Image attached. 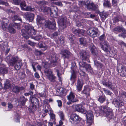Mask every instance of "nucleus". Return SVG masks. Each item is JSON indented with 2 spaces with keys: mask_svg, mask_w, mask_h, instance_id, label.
Here are the masks:
<instances>
[{
  "mask_svg": "<svg viewBox=\"0 0 126 126\" xmlns=\"http://www.w3.org/2000/svg\"><path fill=\"white\" fill-rule=\"evenodd\" d=\"M21 32L23 36L26 39H28L33 35L35 34L36 31L33 27L27 25L24 26L23 29L21 30Z\"/></svg>",
  "mask_w": 126,
  "mask_h": 126,
  "instance_id": "f257e3e1",
  "label": "nucleus"
},
{
  "mask_svg": "<svg viewBox=\"0 0 126 126\" xmlns=\"http://www.w3.org/2000/svg\"><path fill=\"white\" fill-rule=\"evenodd\" d=\"M100 111L102 114L107 117L111 118L113 114L111 110L109 108L105 106H101L100 108Z\"/></svg>",
  "mask_w": 126,
  "mask_h": 126,
  "instance_id": "f03ea898",
  "label": "nucleus"
},
{
  "mask_svg": "<svg viewBox=\"0 0 126 126\" xmlns=\"http://www.w3.org/2000/svg\"><path fill=\"white\" fill-rule=\"evenodd\" d=\"M58 58L57 57V55L56 54H52L49 56V58L47 60L48 61L46 63H43V65L44 67H47L51 65L52 63H55L57 61Z\"/></svg>",
  "mask_w": 126,
  "mask_h": 126,
  "instance_id": "7ed1b4c3",
  "label": "nucleus"
},
{
  "mask_svg": "<svg viewBox=\"0 0 126 126\" xmlns=\"http://www.w3.org/2000/svg\"><path fill=\"white\" fill-rule=\"evenodd\" d=\"M49 66H47L46 68L44 70V73L46 76L51 81L54 82L55 77L52 74V72L51 70L48 68H47Z\"/></svg>",
  "mask_w": 126,
  "mask_h": 126,
  "instance_id": "20e7f679",
  "label": "nucleus"
},
{
  "mask_svg": "<svg viewBox=\"0 0 126 126\" xmlns=\"http://www.w3.org/2000/svg\"><path fill=\"white\" fill-rule=\"evenodd\" d=\"M56 24L54 20L53 21L47 20L46 21L45 23L46 27L52 31H54L56 30Z\"/></svg>",
  "mask_w": 126,
  "mask_h": 126,
  "instance_id": "39448f33",
  "label": "nucleus"
},
{
  "mask_svg": "<svg viewBox=\"0 0 126 126\" xmlns=\"http://www.w3.org/2000/svg\"><path fill=\"white\" fill-rule=\"evenodd\" d=\"M70 121L74 124H77L79 123L81 118L78 115L75 114H72L70 117Z\"/></svg>",
  "mask_w": 126,
  "mask_h": 126,
  "instance_id": "423d86ee",
  "label": "nucleus"
},
{
  "mask_svg": "<svg viewBox=\"0 0 126 126\" xmlns=\"http://www.w3.org/2000/svg\"><path fill=\"white\" fill-rule=\"evenodd\" d=\"M118 72L122 76H126V67L122 64H118L117 67Z\"/></svg>",
  "mask_w": 126,
  "mask_h": 126,
  "instance_id": "0eeeda50",
  "label": "nucleus"
},
{
  "mask_svg": "<svg viewBox=\"0 0 126 126\" xmlns=\"http://www.w3.org/2000/svg\"><path fill=\"white\" fill-rule=\"evenodd\" d=\"M87 117V122L88 125H91L93 123V116L92 112L91 110L88 111L86 115Z\"/></svg>",
  "mask_w": 126,
  "mask_h": 126,
  "instance_id": "6e6552de",
  "label": "nucleus"
},
{
  "mask_svg": "<svg viewBox=\"0 0 126 126\" xmlns=\"http://www.w3.org/2000/svg\"><path fill=\"white\" fill-rule=\"evenodd\" d=\"M24 15L27 20L29 22H32L34 19V15L32 13L26 12Z\"/></svg>",
  "mask_w": 126,
  "mask_h": 126,
  "instance_id": "1a4fd4ad",
  "label": "nucleus"
},
{
  "mask_svg": "<svg viewBox=\"0 0 126 126\" xmlns=\"http://www.w3.org/2000/svg\"><path fill=\"white\" fill-rule=\"evenodd\" d=\"M75 110L83 114H85L87 112L86 110L81 105H77L75 106Z\"/></svg>",
  "mask_w": 126,
  "mask_h": 126,
  "instance_id": "9d476101",
  "label": "nucleus"
},
{
  "mask_svg": "<svg viewBox=\"0 0 126 126\" xmlns=\"http://www.w3.org/2000/svg\"><path fill=\"white\" fill-rule=\"evenodd\" d=\"M72 66L71 67L72 70V75L70 78L71 80L72 79H74L76 77V64L75 63H73Z\"/></svg>",
  "mask_w": 126,
  "mask_h": 126,
  "instance_id": "9b49d317",
  "label": "nucleus"
},
{
  "mask_svg": "<svg viewBox=\"0 0 126 126\" xmlns=\"http://www.w3.org/2000/svg\"><path fill=\"white\" fill-rule=\"evenodd\" d=\"M65 17L61 18L58 20V24L59 25L63 26V28L65 27L67 21Z\"/></svg>",
  "mask_w": 126,
  "mask_h": 126,
  "instance_id": "f8f14e48",
  "label": "nucleus"
},
{
  "mask_svg": "<svg viewBox=\"0 0 126 126\" xmlns=\"http://www.w3.org/2000/svg\"><path fill=\"white\" fill-rule=\"evenodd\" d=\"M88 9L95 10L96 9V7L94 4L92 2H90L89 1H86L85 3Z\"/></svg>",
  "mask_w": 126,
  "mask_h": 126,
  "instance_id": "ddd939ff",
  "label": "nucleus"
},
{
  "mask_svg": "<svg viewBox=\"0 0 126 126\" xmlns=\"http://www.w3.org/2000/svg\"><path fill=\"white\" fill-rule=\"evenodd\" d=\"M9 22V20L6 18H3L1 22V27L3 30L7 29V26Z\"/></svg>",
  "mask_w": 126,
  "mask_h": 126,
  "instance_id": "4468645a",
  "label": "nucleus"
},
{
  "mask_svg": "<svg viewBox=\"0 0 126 126\" xmlns=\"http://www.w3.org/2000/svg\"><path fill=\"white\" fill-rule=\"evenodd\" d=\"M79 65L80 66L79 69L81 71L82 69V68H84L86 70L91 67V66L89 64H86L84 62H80L79 63Z\"/></svg>",
  "mask_w": 126,
  "mask_h": 126,
  "instance_id": "2eb2a0df",
  "label": "nucleus"
},
{
  "mask_svg": "<svg viewBox=\"0 0 126 126\" xmlns=\"http://www.w3.org/2000/svg\"><path fill=\"white\" fill-rule=\"evenodd\" d=\"M68 99L69 101H70L72 102H76L77 101V99L75 98V96L74 93L71 92L69 95L67 96Z\"/></svg>",
  "mask_w": 126,
  "mask_h": 126,
  "instance_id": "dca6fc26",
  "label": "nucleus"
},
{
  "mask_svg": "<svg viewBox=\"0 0 126 126\" xmlns=\"http://www.w3.org/2000/svg\"><path fill=\"white\" fill-rule=\"evenodd\" d=\"M88 33L89 34L91 37L94 38L97 36L98 32L96 30L94 29H90L87 31Z\"/></svg>",
  "mask_w": 126,
  "mask_h": 126,
  "instance_id": "f3484780",
  "label": "nucleus"
},
{
  "mask_svg": "<svg viewBox=\"0 0 126 126\" xmlns=\"http://www.w3.org/2000/svg\"><path fill=\"white\" fill-rule=\"evenodd\" d=\"M100 45L102 49L104 51H107L109 48L108 43L105 41L104 42H101Z\"/></svg>",
  "mask_w": 126,
  "mask_h": 126,
  "instance_id": "a211bd4d",
  "label": "nucleus"
},
{
  "mask_svg": "<svg viewBox=\"0 0 126 126\" xmlns=\"http://www.w3.org/2000/svg\"><path fill=\"white\" fill-rule=\"evenodd\" d=\"M8 32L10 33L14 34L16 32V30L15 27L12 24H10L8 28Z\"/></svg>",
  "mask_w": 126,
  "mask_h": 126,
  "instance_id": "6ab92c4d",
  "label": "nucleus"
},
{
  "mask_svg": "<svg viewBox=\"0 0 126 126\" xmlns=\"http://www.w3.org/2000/svg\"><path fill=\"white\" fill-rule=\"evenodd\" d=\"M80 55L81 56V58L83 60H86L87 58V56L88 54L85 50H83L81 51L80 53Z\"/></svg>",
  "mask_w": 126,
  "mask_h": 126,
  "instance_id": "aec40b11",
  "label": "nucleus"
},
{
  "mask_svg": "<svg viewBox=\"0 0 126 126\" xmlns=\"http://www.w3.org/2000/svg\"><path fill=\"white\" fill-rule=\"evenodd\" d=\"M63 57L64 58H68L71 56V53L67 50L63 51L62 52Z\"/></svg>",
  "mask_w": 126,
  "mask_h": 126,
  "instance_id": "412c9836",
  "label": "nucleus"
},
{
  "mask_svg": "<svg viewBox=\"0 0 126 126\" xmlns=\"http://www.w3.org/2000/svg\"><path fill=\"white\" fill-rule=\"evenodd\" d=\"M30 99L31 100L32 103L35 106L39 105V101L38 99L32 96L30 97Z\"/></svg>",
  "mask_w": 126,
  "mask_h": 126,
  "instance_id": "4be33fe9",
  "label": "nucleus"
},
{
  "mask_svg": "<svg viewBox=\"0 0 126 126\" xmlns=\"http://www.w3.org/2000/svg\"><path fill=\"white\" fill-rule=\"evenodd\" d=\"M50 113H49L50 116L51 118V120H52L53 122L55 123V115L53 113L52 110H50Z\"/></svg>",
  "mask_w": 126,
  "mask_h": 126,
  "instance_id": "5701e85b",
  "label": "nucleus"
},
{
  "mask_svg": "<svg viewBox=\"0 0 126 126\" xmlns=\"http://www.w3.org/2000/svg\"><path fill=\"white\" fill-rule=\"evenodd\" d=\"M38 45L39 47L43 49H42L43 50H45L47 48V46L44 43L40 42L38 44Z\"/></svg>",
  "mask_w": 126,
  "mask_h": 126,
  "instance_id": "b1692460",
  "label": "nucleus"
},
{
  "mask_svg": "<svg viewBox=\"0 0 126 126\" xmlns=\"http://www.w3.org/2000/svg\"><path fill=\"white\" fill-rule=\"evenodd\" d=\"M80 44L84 46H86L87 44V42L85 39L83 38H80L79 39Z\"/></svg>",
  "mask_w": 126,
  "mask_h": 126,
  "instance_id": "393cba45",
  "label": "nucleus"
},
{
  "mask_svg": "<svg viewBox=\"0 0 126 126\" xmlns=\"http://www.w3.org/2000/svg\"><path fill=\"white\" fill-rule=\"evenodd\" d=\"M37 23L41 24L45 22V20L40 16H38L36 19Z\"/></svg>",
  "mask_w": 126,
  "mask_h": 126,
  "instance_id": "a878e982",
  "label": "nucleus"
},
{
  "mask_svg": "<svg viewBox=\"0 0 126 126\" xmlns=\"http://www.w3.org/2000/svg\"><path fill=\"white\" fill-rule=\"evenodd\" d=\"M103 85L109 87L111 86V83L108 80H103L102 81Z\"/></svg>",
  "mask_w": 126,
  "mask_h": 126,
  "instance_id": "bb28decb",
  "label": "nucleus"
},
{
  "mask_svg": "<svg viewBox=\"0 0 126 126\" xmlns=\"http://www.w3.org/2000/svg\"><path fill=\"white\" fill-rule=\"evenodd\" d=\"M103 5L105 7H110L111 4L109 0H104Z\"/></svg>",
  "mask_w": 126,
  "mask_h": 126,
  "instance_id": "cd10ccee",
  "label": "nucleus"
},
{
  "mask_svg": "<svg viewBox=\"0 0 126 126\" xmlns=\"http://www.w3.org/2000/svg\"><path fill=\"white\" fill-rule=\"evenodd\" d=\"M6 68L4 66H2L0 67V73L2 74H5L7 72Z\"/></svg>",
  "mask_w": 126,
  "mask_h": 126,
  "instance_id": "c85d7f7f",
  "label": "nucleus"
},
{
  "mask_svg": "<svg viewBox=\"0 0 126 126\" xmlns=\"http://www.w3.org/2000/svg\"><path fill=\"white\" fill-rule=\"evenodd\" d=\"M22 65V63L21 61H19L16 63V64L15 65V67L16 70H18L21 68Z\"/></svg>",
  "mask_w": 126,
  "mask_h": 126,
  "instance_id": "c756f323",
  "label": "nucleus"
},
{
  "mask_svg": "<svg viewBox=\"0 0 126 126\" xmlns=\"http://www.w3.org/2000/svg\"><path fill=\"white\" fill-rule=\"evenodd\" d=\"M113 103L114 105L118 107H121L124 105V104L122 102H119L117 100L115 102H114Z\"/></svg>",
  "mask_w": 126,
  "mask_h": 126,
  "instance_id": "7c9ffc66",
  "label": "nucleus"
},
{
  "mask_svg": "<svg viewBox=\"0 0 126 126\" xmlns=\"http://www.w3.org/2000/svg\"><path fill=\"white\" fill-rule=\"evenodd\" d=\"M27 100V99L25 98L24 96H23L21 98L20 101L21 106H23L25 105L26 102Z\"/></svg>",
  "mask_w": 126,
  "mask_h": 126,
  "instance_id": "2f4dec72",
  "label": "nucleus"
},
{
  "mask_svg": "<svg viewBox=\"0 0 126 126\" xmlns=\"http://www.w3.org/2000/svg\"><path fill=\"white\" fill-rule=\"evenodd\" d=\"M113 23H115L119 21L122 20V18L120 16H118L114 17L113 19Z\"/></svg>",
  "mask_w": 126,
  "mask_h": 126,
  "instance_id": "473e14b6",
  "label": "nucleus"
},
{
  "mask_svg": "<svg viewBox=\"0 0 126 126\" xmlns=\"http://www.w3.org/2000/svg\"><path fill=\"white\" fill-rule=\"evenodd\" d=\"M43 11L44 12H46L47 13H49L51 12L50 8L48 7H43L42 8Z\"/></svg>",
  "mask_w": 126,
  "mask_h": 126,
  "instance_id": "72a5a7b5",
  "label": "nucleus"
},
{
  "mask_svg": "<svg viewBox=\"0 0 126 126\" xmlns=\"http://www.w3.org/2000/svg\"><path fill=\"white\" fill-rule=\"evenodd\" d=\"M82 85L80 81L78 80L77 84V87L78 90L79 91H80L81 89Z\"/></svg>",
  "mask_w": 126,
  "mask_h": 126,
  "instance_id": "f704fd0d",
  "label": "nucleus"
},
{
  "mask_svg": "<svg viewBox=\"0 0 126 126\" xmlns=\"http://www.w3.org/2000/svg\"><path fill=\"white\" fill-rule=\"evenodd\" d=\"M114 30L116 31L119 32H122L124 30L121 27H117L114 29Z\"/></svg>",
  "mask_w": 126,
  "mask_h": 126,
  "instance_id": "c9c22d12",
  "label": "nucleus"
},
{
  "mask_svg": "<svg viewBox=\"0 0 126 126\" xmlns=\"http://www.w3.org/2000/svg\"><path fill=\"white\" fill-rule=\"evenodd\" d=\"M12 18L13 21L16 20H18L20 21H22V19L20 17H19L17 15H16L12 17Z\"/></svg>",
  "mask_w": 126,
  "mask_h": 126,
  "instance_id": "e433bc0d",
  "label": "nucleus"
},
{
  "mask_svg": "<svg viewBox=\"0 0 126 126\" xmlns=\"http://www.w3.org/2000/svg\"><path fill=\"white\" fill-rule=\"evenodd\" d=\"M108 14L105 13H102L100 15V16L103 20L105 19L107 17Z\"/></svg>",
  "mask_w": 126,
  "mask_h": 126,
  "instance_id": "4c0bfd02",
  "label": "nucleus"
},
{
  "mask_svg": "<svg viewBox=\"0 0 126 126\" xmlns=\"http://www.w3.org/2000/svg\"><path fill=\"white\" fill-rule=\"evenodd\" d=\"M24 10L26 11H33L34 10V8H32L31 6H28L25 8V9H23Z\"/></svg>",
  "mask_w": 126,
  "mask_h": 126,
  "instance_id": "58836bf2",
  "label": "nucleus"
},
{
  "mask_svg": "<svg viewBox=\"0 0 126 126\" xmlns=\"http://www.w3.org/2000/svg\"><path fill=\"white\" fill-rule=\"evenodd\" d=\"M26 4L25 1H23L21 2L20 4V6L22 10H24L23 9H25V8H24V7H26Z\"/></svg>",
  "mask_w": 126,
  "mask_h": 126,
  "instance_id": "ea45409f",
  "label": "nucleus"
},
{
  "mask_svg": "<svg viewBox=\"0 0 126 126\" xmlns=\"http://www.w3.org/2000/svg\"><path fill=\"white\" fill-rule=\"evenodd\" d=\"M16 61V60L14 58L12 59L11 61L10 62V63L11 66L13 65Z\"/></svg>",
  "mask_w": 126,
  "mask_h": 126,
  "instance_id": "a19ab883",
  "label": "nucleus"
},
{
  "mask_svg": "<svg viewBox=\"0 0 126 126\" xmlns=\"http://www.w3.org/2000/svg\"><path fill=\"white\" fill-rule=\"evenodd\" d=\"M99 38L100 40L101 41V42H102L103 41H104L105 39V36L104 34H103L100 36Z\"/></svg>",
  "mask_w": 126,
  "mask_h": 126,
  "instance_id": "79ce46f5",
  "label": "nucleus"
},
{
  "mask_svg": "<svg viewBox=\"0 0 126 126\" xmlns=\"http://www.w3.org/2000/svg\"><path fill=\"white\" fill-rule=\"evenodd\" d=\"M59 115L60 117L61 120H64V117L63 112L62 111L60 112L59 113Z\"/></svg>",
  "mask_w": 126,
  "mask_h": 126,
  "instance_id": "37998d69",
  "label": "nucleus"
},
{
  "mask_svg": "<svg viewBox=\"0 0 126 126\" xmlns=\"http://www.w3.org/2000/svg\"><path fill=\"white\" fill-rule=\"evenodd\" d=\"M98 100L101 103H103L105 100V97L104 96H100L98 99Z\"/></svg>",
  "mask_w": 126,
  "mask_h": 126,
  "instance_id": "c03bdc74",
  "label": "nucleus"
},
{
  "mask_svg": "<svg viewBox=\"0 0 126 126\" xmlns=\"http://www.w3.org/2000/svg\"><path fill=\"white\" fill-rule=\"evenodd\" d=\"M13 91L15 93H17L19 92V87L15 86L13 88Z\"/></svg>",
  "mask_w": 126,
  "mask_h": 126,
  "instance_id": "a18cd8bd",
  "label": "nucleus"
},
{
  "mask_svg": "<svg viewBox=\"0 0 126 126\" xmlns=\"http://www.w3.org/2000/svg\"><path fill=\"white\" fill-rule=\"evenodd\" d=\"M76 31L79 34H80L82 35H83L84 33L85 32V31L83 30H76Z\"/></svg>",
  "mask_w": 126,
  "mask_h": 126,
  "instance_id": "49530a36",
  "label": "nucleus"
},
{
  "mask_svg": "<svg viewBox=\"0 0 126 126\" xmlns=\"http://www.w3.org/2000/svg\"><path fill=\"white\" fill-rule=\"evenodd\" d=\"M92 45L93 46V48H91L92 51L91 52L93 54H94L95 55H96L97 52L96 51V49H94L95 47L93 46V44H92Z\"/></svg>",
  "mask_w": 126,
  "mask_h": 126,
  "instance_id": "de8ad7c7",
  "label": "nucleus"
},
{
  "mask_svg": "<svg viewBox=\"0 0 126 126\" xmlns=\"http://www.w3.org/2000/svg\"><path fill=\"white\" fill-rule=\"evenodd\" d=\"M25 74L22 72L20 73L19 75V77L21 79H23L25 77Z\"/></svg>",
  "mask_w": 126,
  "mask_h": 126,
  "instance_id": "09e8293b",
  "label": "nucleus"
},
{
  "mask_svg": "<svg viewBox=\"0 0 126 126\" xmlns=\"http://www.w3.org/2000/svg\"><path fill=\"white\" fill-rule=\"evenodd\" d=\"M27 44H28L29 45L32 46H35L36 44L35 43L33 42H32L29 40H28L27 41Z\"/></svg>",
  "mask_w": 126,
  "mask_h": 126,
  "instance_id": "8fccbe9b",
  "label": "nucleus"
},
{
  "mask_svg": "<svg viewBox=\"0 0 126 126\" xmlns=\"http://www.w3.org/2000/svg\"><path fill=\"white\" fill-rule=\"evenodd\" d=\"M56 71L57 72V75L59 78V80L60 81H61V78L60 77L61 74L59 73V70L58 69H56Z\"/></svg>",
  "mask_w": 126,
  "mask_h": 126,
  "instance_id": "3c124183",
  "label": "nucleus"
},
{
  "mask_svg": "<svg viewBox=\"0 0 126 126\" xmlns=\"http://www.w3.org/2000/svg\"><path fill=\"white\" fill-rule=\"evenodd\" d=\"M10 85V84L9 83V82L7 81L5 84V87L7 89L9 88Z\"/></svg>",
  "mask_w": 126,
  "mask_h": 126,
  "instance_id": "603ef678",
  "label": "nucleus"
},
{
  "mask_svg": "<svg viewBox=\"0 0 126 126\" xmlns=\"http://www.w3.org/2000/svg\"><path fill=\"white\" fill-rule=\"evenodd\" d=\"M112 4L114 6H116L118 3V0H112Z\"/></svg>",
  "mask_w": 126,
  "mask_h": 126,
  "instance_id": "864d4df0",
  "label": "nucleus"
},
{
  "mask_svg": "<svg viewBox=\"0 0 126 126\" xmlns=\"http://www.w3.org/2000/svg\"><path fill=\"white\" fill-rule=\"evenodd\" d=\"M33 94V92L32 91H30L28 93L24 94V95L26 96H29V95H32Z\"/></svg>",
  "mask_w": 126,
  "mask_h": 126,
  "instance_id": "5fc2aeb1",
  "label": "nucleus"
},
{
  "mask_svg": "<svg viewBox=\"0 0 126 126\" xmlns=\"http://www.w3.org/2000/svg\"><path fill=\"white\" fill-rule=\"evenodd\" d=\"M13 2L15 4L18 5L19 4L20 1L19 0H13Z\"/></svg>",
  "mask_w": 126,
  "mask_h": 126,
  "instance_id": "6e6d98bb",
  "label": "nucleus"
},
{
  "mask_svg": "<svg viewBox=\"0 0 126 126\" xmlns=\"http://www.w3.org/2000/svg\"><path fill=\"white\" fill-rule=\"evenodd\" d=\"M104 91L107 94H108L109 95H110L111 93V92L109 91V90H107L106 89H104Z\"/></svg>",
  "mask_w": 126,
  "mask_h": 126,
  "instance_id": "4d7b16f0",
  "label": "nucleus"
},
{
  "mask_svg": "<svg viewBox=\"0 0 126 126\" xmlns=\"http://www.w3.org/2000/svg\"><path fill=\"white\" fill-rule=\"evenodd\" d=\"M57 102L58 103V105L59 107L62 106V102L60 100H57Z\"/></svg>",
  "mask_w": 126,
  "mask_h": 126,
  "instance_id": "13d9d810",
  "label": "nucleus"
},
{
  "mask_svg": "<svg viewBox=\"0 0 126 126\" xmlns=\"http://www.w3.org/2000/svg\"><path fill=\"white\" fill-rule=\"evenodd\" d=\"M73 35H69L68 37L69 39L71 41L72 43V41H73Z\"/></svg>",
  "mask_w": 126,
  "mask_h": 126,
  "instance_id": "bf43d9fd",
  "label": "nucleus"
},
{
  "mask_svg": "<svg viewBox=\"0 0 126 126\" xmlns=\"http://www.w3.org/2000/svg\"><path fill=\"white\" fill-rule=\"evenodd\" d=\"M1 4L2 5H4L6 6H8V4L7 3L3 1H1L0 2V4Z\"/></svg>",
  "mask_w": 126,
  "mask_h": 126,
  "instance_id": "052dcab7",
  "label": "nucleus"
},
{
  "mask_svg": "<svg viewBox=\"0 0 126 126\" xmlns=\"http://www.w3.org/2000/svg\"><path fill=\"white\" fill-rule=\"evenodd\" d=\"M94 63L95 65L97 66H99L100 65L99 63L97 60H94Z\"/></svg>",
  "mask_w": 126,
  "mask_h": 126,
  "instance_id": "680f3d73",
  "label": "nucleus"
},
{
  "mask_svg": "<svg viewBox=\"0 0 126 126\" xmlns=\"http://www.w3.org/2000/svg\"><path fill=\"white\" fill-rule=\"evenodd\" d=\"M35 63H32V67L33 70L34 71H36V69L35 67Z\"/></svg>",
  "mask_w": 126,
  "mask_h": 126,
  "instance_id": "e2e57ef3",
  "label": "nucleus"
},
{
  "mask_svg": "<svg viewBox=\"0 0 126 126\" xmlns=\"http://www.w3.org/2000/svg\"><path fill=\"white\" fill-rule=\"evenodd\" d=\"M34 85H33V84L32 83H30V87L31 89H33L34 88Z\"/></svg>",
  "mask_w": 126,
  "mask_h": 126,
  "instance_id": "0e129e2a",
  "label": "nucleus"
},
{
  "mask_svg": "<svg viewBox=\"0 0 126 126\" xmlns=\"http://www.w3.org/2000/svg\"><path fill=\"white\" fill-rule=\"evenodd\" d=\"M112 54L114 56H115L117 54V51L116 50H113L112 51Z\"/></svg>",
  "mask_w": 126,
  "mask_h": 126,
  "instance_id": "69168bd1",
  "label": "nucleus"
},
{
  "mask_svg": "<svg viewBox=\"0 0 126 126\" xmlns=\"http://www.w3.org/2000/svg\"><path fill=\"white\" fill-rule=\"evenodd\" d=\"M35 77L37 78H39V74L37 73H36L34 74Z\"/></svg>",
  "mask_w": 126,
  "mask_h": 126,
  "instance_id": "338daca9",
  "label": "nucleus"
},
{
  "mask_svg": "<svg viewBox=\"0 0 126 126\" xmlns=\"http://www.w3.org/2000/svg\"><path fill=\"white\" fill-rule=\"evenodd\" d=\"M8 107L9 108L11 109L13 107V106L11 103H9L8 104Z\"/></svg>",
  "mask_w": 126,
  "mask_h": 126,
  "instance_id": "774afa93",
  "label": "nucleus"
}]
</instances>
